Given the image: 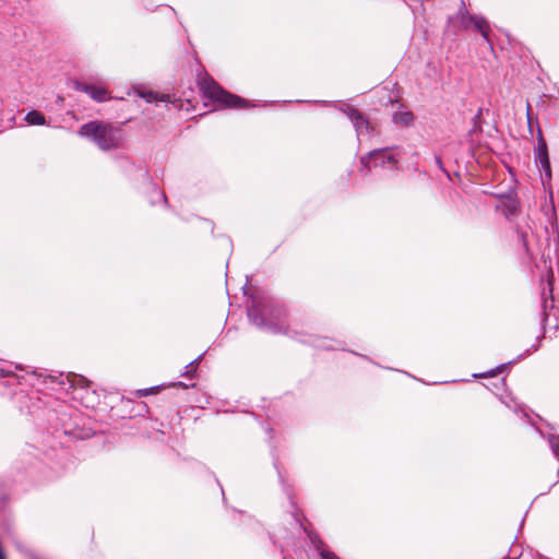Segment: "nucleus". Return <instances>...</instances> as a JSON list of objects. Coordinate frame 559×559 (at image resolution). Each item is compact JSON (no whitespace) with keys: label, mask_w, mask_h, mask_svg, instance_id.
<instances>
[{"label":"nucleus","mask_w":559,"mask_h":559,"mask_svg":"<svg viewBox=\"0 0 559 559\" xmlns=\"http://www.w3.org/2000/svg\"><path fill=\"white\" fill-rule=\"evenodd\" d=\"M249 320L258 328L265 329L272 333L285 331L286 313L283 307L273 304L253 302L248 308Z\"/></svg>","instance_id":"1"},{"label":"nucleus","mask_w":559,"mask_h":559,"mask_svg":"<svg viewBox=\"0 0 559 559\" xmlns=\"http://www.w3.org/2000/svg\"><path fill=\"white\" fill-rule=\"evenodd\" d=\"M78 133L104 151L118 147L122 141V131L119 128L97 120L83 124Z\"/></svg>","instance_id":"2"},{"label":"nucleus","mask_w":559,"mask_h":559,"mask_svg":"<svg viewBox=\"0 0 559 559\" xmlns=\"http://www.w3.org/2000/svg\"><path fill=\"white\" fill-rule=\"evenodd\" d=\"M201 90L206 98L218 103L222 107L243 108L247 106V102L245 99L228 93L213 80L202 82Z\"/></svg>","instance_id":"3"},{"label":"nucleus","mask_w":559,"mask_h":559,"mask_svg":"<svg viewBox=\"0 0 559 559\" xmlns=\"http://www.w3.org/2000/svg\"><path fill=\"white\" fill-rule=\"evenodd\" d=\"M390 147L378 148L369 152L367 155L360 158L361 170L369 174L371 167L385 166L386 164H393L396 166L397 160L390 153Z\"/></svg>","instance_id":"4"},{"label":"nucleus","mask_w":559,"mask_h":559,"mask_svg":"<svg viewBox=\"0 0 559 559\" xmlns=\"http://www.w3.org/2000/svg\"><path fill=\"white\" fill-rule=\"evenodd\" d=\"M456 19L459 21L460 28H474L481 34L484 39L489 41L490 25L486 19L478 15H471L465 10H460Z\"/></svg>","instance_id":"5"},{"label":"nucleus","mask_w":559,"mask_h":559,"mask_svg":"<svg viewBox=\"0 0 559 559\" xmlns=\"http://www.w3.org/2000/svg\"><path fill=\"white\" fill-rule=\"evenodd\" d=\"M342 110L354 124L358 136L370 133L372 127L369 120L358 109L345 105Z\"/></svg>","instance_id":"6"},{"label":"nucleus","mask_w":559,"mask_h":559,"mask_svg":"<svg viewBox=\"0 0 559 559\" xmlns=\"http://www.w3.org/2000/svg\"><path fill=\"white\" fill-rule=\"evenodd\" d=\"M536 163L540 165V168L550 176V163L547 152V144L543 138L542 131L538 130V145L536 150Z\"/></svg>","instance_id":"7"},{"label":"nucleus","mask_w":559,"mask_h":559,"mask_svg":"<svg viewBox=\"0 0 559 559\" xmlns=\"http://www.w3.org/2000/svg\"><path fill=\"white\" fill-rule=\"evenodd\" d=\"M75 88L80 92L88 94L93 99L97 102H105L107 99V91L103 87H97L92 84L76 82Z\"/></svg>","instance_id":"8"},{"label":"nucleus","mask_w":559,"mask_h":559,"mask_svg":"<svg viewBox=\"0 0 559 559\" xmlns=\"http://www.w3.org/2000/svg\"><path fill=\"white\" fill-rule=\"evenodd\" d=\"M393 121L402 126H411L414 121V115L411 111H401L393 115Z\"/></svg>","instance_id":"9"},{"label":"nucleus","mask_w":559,"mask_h":559,"mask_svg":"<svg viewBox=\"0 0 559 559\" xmlns=\"http://www.w3.org/2000/svg\"><path fill=\"white\" fill-rule=\"evenodd\" d=\"M25 120L27 121L28 124H33V126L46 124L45 116L37 110H31L29 112H27V115L25 116Z\"/></svg>","instance_id":"10"},{"label":"nucleus","mask_w":559,"mask_h":559,"mask_svg":"<svg viewBox=\"0 0 559 559\" xmlns=\"http://www.w3.org/2000/svg\"><path fill=\"white\" fill-rule=\"evenodd\" d=\"M201 356L197 358L195 360L191 361L189 365L186 366V371L183 372L185 376L192 378L195 372V365L200 361Z\"/></svg>","instance_id":"11"},{"label":"nucleus","mask_w":559,"mask_h":559,"mask_svg":"<svg viewBox=\"0 0 559 559\" xmlns=\"http://www.w3.org/2000/svg\"><path fill=\"white\" fill-rule=\"evenodd\" d=\"M550 447H551V449H552V452H554L557 456H559V438H557V437H554V436H552V437L550 438Z\"/></svg>","instance_id":"12"},{"label":"nucleus","mask_w":559,"mask_h":559,"mask_svg":"<svg viewBox=\"0 0 559 559\" xmlns=\"http://www.w3.org/2000/svg\"><path fill=\"white\" fill-rule=\"evenodd\" d=\"M320 555L322 559H340L334 552L328 550H322Z\"/></svg>","instance_id":"13"},{"label":"nucleus","mask_w":559,"mask_h":559,"mask_svg":"<svg viewBox=\"0 0 559 559\" xmlns=\"http://www.w3.org/2000/svg\"><path fill=\"white\" fill-rule=\"evenodd\" d=\"M480 118H481V109H479V110L477 111V114L475 115V117H474V119H473V121H474V131H475L476 129H479V128H480V127H479Z\"/></svg>","instance_id":"14"},{"label":"nucleus","mask_w":559,"mask_h":559,"mask_svg":"<svg viewBox=\"0 0 559 559\" xmlns=\"http://www.w3.org/2000/svg\"><path fill=\"white\" fill-rule=\"evenodd\" d=\"M543 307H544L545 310L547 308H552L554 307L552 298L548 299V298L545 297L544 300H543Z\"/></svg>","instance_id":"15"},{"label":"nucleus","mask_w":559,"mask_h":559,"mask_svg":"<svg viewBox=\"0 0 559 559\" xmlns=\"http://www.w3.org/2000/svg\"><path fill=\"white\" fill-rule=\"evenodd\" d=\"M78 383H79L81 386H84V385H87V384H88V381H87L85 378H83V377H81V376H80V377L78 378Z\"/></svg>","instance_id":"16"},{"label":"nucleus","mask_w":559,"mask_h":559,"mask_svg":"<svg viewBox=\"0 0 559 559\" xmlns=\"http://www.w3.org/2000/svg\"><path fill=\"white\" fill-rule=\"evenodd\" d=\"M435 159H436V164H437V166H438L440 169H442V170H443V164H442V159H441V157H440V156H436V158H435Z\"/></svg>","instance_id":"17"},{"label":"nucleus","mask_w":559,"mask_h":559,"mask_svg":"<svg viewBox=\"0 0 559 559\" xmlns=\"http://www.w3.org/2000/svg\"><path fill=\"white\" fill-rule=\"evenodd\" d=\"M148 96H150V97H152V96H153V94H152V93H150V94H148ZM151 100H152V98H147V102H151Z\"/></svg>","instance_id":"18"}]
</instances>
